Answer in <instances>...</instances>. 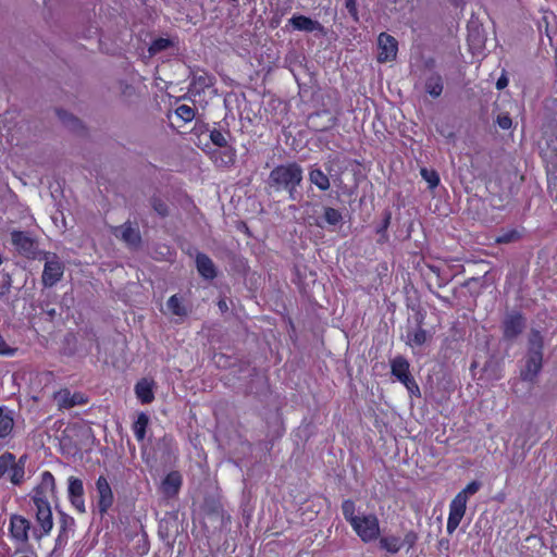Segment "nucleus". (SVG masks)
<instances>
[{"mask_svg":"<svg viewBox=\"0 0 557 557\" xmlns=\"http://www.w3.org/2000/svg\"><path fill=\"white\" fill-rule=\"evenodd\" d=\"M342 511L362 542L370 543L380 537V521L374 513H357L355 503L350 499L343 502Z\"/></svg>","mask_w":557,"mask_h":557,"instance_id":"f257e3e1","label":"nucleus"},{"mask_svg":"<svg viewBox=\"0 0 557 557\" xmlns=\"http://www.w3.org/2000/svg\"><path fill=\"white\" fill-rule=\"evenodd\" d=\"M302 181V169L297 163L274 168L269 176V186L275 190L285 189L292 200L296 199V188Z\"/></svg>","mask_w":557,"mask_h":557,"instance_id":"f03ea898","label":"nucleus"},{"mask_svg":"<svg viewBox=\"0 0 557 557\" xmlns=\"http://www.w3.org/2000/svg\"><path fill=\"white\" fill-rule=\"evenodd\" d=\"M529 352L525 358V364L520 371L523 381L533 382L542 369V348L543 341L539 332H534L530 336Z\"/></svg>","mask_w":557,"mask_h":557,"instance_id":"7ed1b4c3","label":"nucleus"},{"mask_svg":"<svg viewBox=\"0 0 557 557\" xmlns=\"http://www.w3.org/2000/svg\"><path fill=\"white\" fill-rule=\"evenodd\" d=\"M36 508V520L40 527V531L35 529L33 534L36 539L47 535L53 528L52 511L48 499L39 496H33Z\"/></svg>","mask_w":557,"mask_h":557,"instance_id":"20e7f679","label":"nucleus"},{"mask_svg":"<svg viewBox=\"0 0 557 557\" xmlns=\"http://www.w3.org/2000/svg\"><path fill=\"white\" fill-rule=\"evenodd\" d=\"M392 374L396 376L412 395H419V386L411 377L409 362L404 357H396L391 361Z\"/></svg>","mask_w":557,"mask_h":557,"instance_id":"39448f33","label":"nucleus"},{"mask_svg":"<svg viewBox=\"0 0 557 557\" xmlns=\"http://www.w3.org/2000/svg\"><path fill=\"white\" fill-rule=\"evenodd\" d=\"M45 259L46 263L41 278L45 286L51 287L61 280L64 268L62 262L54 255L46 253Z\"/></svg>","mask_w":557,"mask_h":557,"instance_id":"423d86ee","label":"nucleus"},{"mask_svg":"<svg viewBox=\"0 0 557 557\" xmlns=\"http://www.w3.org/2000/svg\"><path fill=\"white\" fill-rule=\"evenodd\" d=\"M377 61L380 63L392 62L397 57L398 42L393 36L381 33L377 37Z\"/></svg>","mask_w":557,"mask_h":557,"instance_id":"0eeeda50","label":"nucleus"},{"mask_svg":"<svg viewBox=\"0 0 557 557\" xmlns=\"http://www.w3.org/2000/svg\"><path fill=\"white\" fill-rule=\"evenodd\" d=\"M11 242L14 248L27 258H35L37 252V244L27 233L13 231L11 233Z\"/></svg>","mask_w":557,"mask_h":557,"instance_id":"6e6552de","label":"nucleus"},{"mask_svg":"<svg viewBox=\"0 0 557 557\" xmlns=\"http://www.w3.org/2000/svg\"><path fill=\"white\" fill-rule=\"evenodd\" d=\"M467 509V503L463 497H454L449 504V513L447 519L446 530L448 534H453L459 527Z\"/></svg>","mask_w":557,"mask_h":557,"instance_id":"1a4fd4ad","label":"nucleus"},{"mask_svg":"<svg viewBox=\"0 0 557 557\" xmlns=\"http://www.w3.org/2000/svg\"><path fill=\"white\" fill-rule=\"evenodd\" d=\"M67 482V493L72 505L78 512L84 513L86 508L84 500V486L82 480L75 476H70Z\"/></svg>","mask_w":557,"mask_h":557,"instance_id":"9d476101","label":"nucleus"},{"mask_svg":"<svg viewBox=\"0 0 557 557\" xmlns=\"http://www.w3.org/2000/svg\"><path fill=\"white\" fill-rule=\"evenodd\" d=\"M30 530V522L25 517L13 515L10 519V532L12 537L21 543L28 540V532Z\"/></svg>","mask_w":557,"mask_h":557,"instance_id":"9b49d317","label":"nucleus"},{"mask_svg":"<svg viewBox=\"0 0 557 557\" xmlns=\"http://www.w3.org/2000/svg\"><path fill=\"white\" fill-rule=\"evenodd\" d=\"M98 507L100 512H106L113 504V493L106 478L100 476L96 482Z\"/></svg>","mask_w":557,"mask_h":557,"instance_id":"f8f14e48","label":"nucleus"},{"mask_svg":"<svg viewBox=\"0 0 557 557\" xmlns=\"http://www.w3.org/2000/svg\"><path fill=\"white\" fill-rule=\"evenodd\" d=\"M54 400L60 409H70L76 405L86 403V398L81 393H71L69 389H60L54 393Z\"/></svg>","mask_w":557,"mask_h":557,"instance_id":"ddd939ff","label":"nucleus"},{"mask_svg":"<svg viewBox=\"0 0 557 557\" xmlns=\"http://www.w3.org/2000/svg\"><path fill=\"white\" fill-rule=\"evenodd\" d=\"M288 23L296 30L308 33L319 32L321 34L325 33L324 27L321 25V23L305 15H294L288 20Z\"/></svg>","mask_w":557,"mask_h":557,"instance_id":"4468645a","label":"nucleus"},{"mask_svg":"<svg viewBox=\"0 0 557 557\" xmlns=\"http://www.w3.org/2000/svg\"><path fill=\"white\" fill-rule=\"evenodd\" d=\"M113 234L132 247L137 246L140 242L139 231L129 224L113 227Z\"/></svg>","mask_w":557,"mask_h":557,"instance_id":"2eb2a0df","label":"nucleus"},{"mask_svg":"<svg viewBox=\"0 0 557 557\" xmlns=\"http://www.w3.org/2000/svg\"><path fill=\"white\" fill-rule=\"evenodd\" d=\"M181 485H182L181 474L176 471H173V472H170L162 481L161 491L165 496L172 497L178 493Z\"/></svg>","mask_w":557,"mask_h":557,"instance_id":"dca6fc26","label":"nucleus"},{"mask_svg":"<svg viewBox=\"0 0 557 557\" xmlns=\"http://www.w3.org/2000/svg\"><path fill=\"white\" fill-rule=\"evenodd\" d=\"M54 487V476L49 471H45L41 474V482L35 490L34 496L44 497L49 500V497L53 496Z\"/></svg>","mask_w":557,"mask_h":557,"instance_id":"f3484780","label":"nucleus"},{"mask_svg":"<svg viewBox=\"0 0 557 557\" xmlns=\"http://www.w3.org/2000/svg\"><path fill=\"white\" fill-rule=\"evenodd\" d=\"M524 327L523 318L520 314H511L504 322V334L507 338H513Z\"/></svg>","mask_w":557,"mask_h":557,"instance_id":"a211bd4d","label":"nucleus"},{"mask_svg":"<svg viewBox=\"0 0 557 557\" xmlns=\"http://www.w3.org/2000/svg\"><path fill=\"white\" fill-rule=\"evenodd\" d=\"M13 426V411L5 407H0V438L8 437L11 434Z\"/></svg>","mask_w":557,"mask_h":557,"instance_id":"6ab92c4d","label":"nucleus"},{"mask_svg":"<svg viewBox=\"0 0 557 557\" xmlns=\"http://www.w3.org/2000/svg\"><path fill=\"white\" fill-rule=\"evenodd\" d=\"M135 393H136L137 398L143 404L151 403L154 398L153 391H152V382L147 379H143L141 381H139L136 384Z\"/></svg>","mask_w":557,"mask_h":557,"instance_id":"aec40b11","label":"nucleus"},{"mask_svg":"<svg viewBox=\"0 0 557 557\" xmlns=\"http://www.w3.org/2000/svg\"><path fill=\"white\" fill-rule=\"evenodd\" d=\"M197 270L205 278H213L215 276V268L212 260L206 255L199 253L196 258Z\"/></svg>","mask_w":557,"mask_h":557,"instance_id":"412c9836","label":"nucleus"},{"mask_svg":"<svg viewBox=\"0 0 557 557\" xmlns=\"http://www.w3.org/2000/svg\"><path fill=\"white\" fill-rule=\"evenodd\" d=\"M377 540H380V547L391 554L398 553L403 547L401 539L395 535H386Z\"/></svg>","mask_w":557,"mask_h":557,"instance_id":"4be33fe9","label":"nucleus"},{"mask_svg":"<svg viewBox=\"0 0 557 557\" xmlns=\"http://www.w3.org/2000/svg\"><path fill=\"white\" fill-rule=\"evenodd\" d=\"M24 466H25V457H21L17 462L14 460V463L10 467V470L8 473L10 475V481L13 484H20L24 480V475H25Z\"/></svg>","mask_w":557,"mask_h":557,"instance_id":"5701e85b","label":"nucleus"},{"mask_svg":"<svg viewBox=\"0 0 557 557\" xmlns=\"http://www.w3.org/2000/svg\"><path fill=\"white\" fill-rule=\"evenodd\" d=\"M148 423L149 417L144 412L139 413L137 420L133 424V432L137 441L141 442L145 440Z\"/></svg>","mask_w":557,"mask_h":557,"instance_id":"b1692460","label":"nucleus"},{"mask_svg":"<svg viewBox=\"0 0 557 557\" xmlns=\"http://www.w3.org/2000/svg\"><path fill=\"white\" fill-rule=\"evenodd\" d=\"M309 181L320 190H327L330 188V180L320 169H312L309 172Z\"/></svg>","mask_w":557,"mask_h":557,"instance_id":"393cba45","label":"nucleus"},{"mask_svg":"<svg viewBox=\"0 0 557 557\" xmlns=\"http://www.w3.org/2000/svg\"><path fill=\"white\" fill-rule=\"evenodd\" d=\"M168 309L170 312L177 317H186L188 313V310L183 305L182 299L177 295H173L168 300Z\"/></svg>","mask_w":557,"mask_h":557,"instance_id":"a878e982","label":"nucleus"},{"mask_svg":"<svg viewBox=\"0 0 557 557\" xmlns=\"http://www.w3.org/2000/svg\"><path fill=\"white\" fill-rule=\"evenodd\" d=\"M425 89L432 97H438L443 91V83L441 77L437 75L431 76L426 81Z\"/></svg>","mask_w":557,"mask_h":557,"instance_id":"bb28decb","label":"nucleus"},{"mask_svg":"<svg viewBox=\"0 0 557 557\" xmlns=\"http://www.w3.org/2000/svg\"><path fill=\"white\" fill-rule=\"evenodd\" d=\"M172 45V41L168 38H158L152 41L148 48V58H152L157 53L168 49Z\"/></svg>","mask_w":557,"mask_h":557,"instance_id":"cd10ccee","label":"nucleus"},{"mask_svg":"<svg viewBox=\"0 0 557 557\" xmlns=\"http://www.w3.org/2000/svg\"><path fill=\"white\" fill-rule=\"evenodd\" d=\"M198 147H200L205 152L209 153L210 154V158L214 161L215 164L218 165H225L227 164L228 162H231L233 160V156L234 153H231L228 156V160L225 161L223 160L222 158L220 159L219 158V152L218 150H212L208 144H205L203 146L200 145V141L197 144Z\"/></svg>","mask_w":557,"mask_h":557,"instance_id":"c85d7f7f","label":"nucleus"},{"mask_svg":"<svg viewBox=\"0 0 557 557\" xmlns=\"http://www.w3.org/2000/svg\"><path fill=\"white\" fill-rule=\"evenodd\" d=\"M426 342V332L422 329L414 330L408 334V344L411 346H421Z\"/></svg>","mask_w":557,"mask_h":557,"instance_id":"c756f323","label":"nucleus"},{"mask_svg":"<svg viewBox=\"0 0 557 557\" xmlns=\"http://www.w3.org/2000/svg\"><path fill=\"white\" fill-rule=\"evenodd\" d=\"M176 115L184 122H190L195 117V110L190 106L181 104L175 111Z\"/></svg>","mask_w":557,"mask_h":557,"instance_id":"7c9ffc66","label":"nucleus"},{"mask_svg":"<svg viewBox=\"0 0 557 557\" xmlns=\"http://www.w3.org/2000/svg\"><path fill=\"white\" fill-rule=\"evenodd\" d=\"M481 487V483L476 481L470 482L462 491H460L456 497H463V502L468 503V498L474 495Z\"/></svg>","mask_w":557,"mask_h":557,"instance_id":"2f4dec72","label":"nucleus"},{"mask_svg":"<svg viewBox=\"0 0 557 557\" xmlns=\"http://www.w3.org/2000/svg\"><path fill=\"white\" fill-rule=\"evenodd\" d=\"M324 219L327 224L337 225L342 221V214L338 210L334 208H325Z\"/></svg>","mask_w":557,"mask_h":557,"instance_id":"473e14b6","label":"nucleus"},{"mask_svg":"<svg viewBox=\"0 0 557 557\" xmlns=\"http://www.w3.org/2000/svg\"><path fill=\"white\" fill-rule=\"evenodd\" d=\"M14 456L10 453H5L0 456V478L9 472L10 467L14 463Z\"/></svg>","mask_w":557,"mask_h":557,"instance_id":"72a5a7b5","label":"nucleus"},{"mask_svg":"<svg viewBox=\"0 0 557 557\" xmlns=\"http://www.w3.org/2000/svg\"><path fill=\"white\" fill-rule=\"evenodd\" d=\"M209 139L216 147H226L227 146V139L221 131H218V129L211 131L209 134Z\"/></svg>","mask_w":557,"mask_h":557,"instance_id":"f704fd0d","label":"nucleus"},{"mask_svg":"<svg viewBox=\"0 0 557 557\" xmlns=\"http://www.w3.org/2000/svg\"><path fill=\"white\" fill-rule=\"evenodd\" d=\"M421 175L425 180V182L429 184L430 188H434L440 183V177L436 172L429 171L426 169L421 170Z\"/></svg>","mask_w":557,"mask_h":557,"instance_id":"c9c22d12","label":"nucleus"},{"mask_svg":"<svg viewBox=\"0 0 557 557\" xmlns=\"http://www.w3.org/2000/svg\"><path fill=\"white\" fill-rule=\"evenodd\" d=\"M497 124L503 129H509L512 125V121L508 114H500L497 117Z\"/></svg>","mask_w":557,"mask_h":557,"instance_id":"e433bc0d","label":"nucleus"},{"mask_svg":"<svg viewBox=\"0 0 557 557\" xmlns=\"http://www.w3.org/2000/svg\"><path fill=\"white\" fill-rule=\"evenodd\" d=\"M418 540V535L413 531H409L406 533L403 541V545L406 544L408 548H412Z\"/></svg>","mask_w":557,"mask_h":557,"instance_id":"4c0bfd02","label":"nucleus"},{"mask_svg":"<svg viewBox=\"0 0 557 557\" xmlns=\"http://www.w3.org/2000/svg\"><path fill=\"white\" fill-rule=\"evenodd\" d=\"M346 8L349 14L352 16L355 21H358V11H357V1L356 0H345Z\"/></svg>","mask_w":557,"mask_h":557,"instance_id":"58836bf2","label":"nucleus"},{"mask_svg":"<svg viewBox=\"0 0 557 557\" xmlns=\"http://www.w3.org/2000/svg\"><path fill=\"white\" fill-rule=\"evenodd\" d=\"M154 209L162 215L166 214L168 212L166 207L163 203L154 205Z\"/></svg>","mask_w":557,"mask_h":557,"instance_id":"ea45409f","label":"nucleus"},{"mask_svg":"<svg viewBox=\"0 0 557 557\" xmlns=\"http://www.w3.org/2000/svg\"><path fill=\"white\" fill-rule=\"evenodd\" d=\"M506 84H507V81H506V79L500 78V79H498V82H497V84H496V85H497V88H498V89H502V88H504V87L506 86Z\"/></svg>","mask_w":557,"mask_h":557,"instance_id":"a19ab883","label":"nucleus"},{"mask_svg":"<svg viewBox=\"0 0 557 557\" xmlns=\"http://www.w3.org/2000/svg\"><path fill=\"white\" fill-rule=\"evenodd\" d=\"M511 236H512V235H510V236L505 235V236H503V237L498 238V242H509V240L511 239Z\"/></svg>","mask_w":557,"mask_h":557,"instance_id":"79ce46f5","label":"nucleus"},{"mask_svg":"<svg viewBox=\"0 0 557 557\" xmlns=\"http://www.w3.org/2000/svg\"><path fill=\"white\" fill-rule=\"evenodd\" d=\"M219 306H220V308H224V307H226V305H225V302H224V301H220Z\"/></svg>","mask_w":557,"mask_h":557,"instance_id":"37998d69","label":"nucleus"},{"mask_svg":"<svg viewBox=\"0 0 557 557\" xmlns=\"http://www.w3.org/2000/svg\"><path fill=\"white\" fill-rule=\"evenodd\" d=\"M442 546H445V544H448V541H445V543L443 541H441L440 543Z\"/></svg>","mask_w":557,"mask_h":557,"instance_id":"c03bdc74","label":"nucleus"},{"mask_svg":"<svg viewBox=\"0 0 557 557\" xmlns=\"http://www.w3.org/2000/svg\"><path fill=\"white\" fill-rule=\"evenodd\" d=\"M442 546H445V544H448V541H445V543L443 541H441L440 543Z\"/></svg>","mask_w":557,"mask_h":557,"instance_id":"a18cd8bd","label":"nucleus"}]
</instances>
